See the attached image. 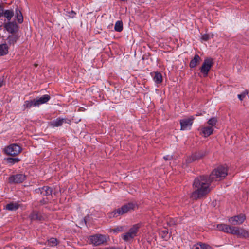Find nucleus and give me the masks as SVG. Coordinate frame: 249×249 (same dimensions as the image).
<instances>
[{"label":"nucleus","instance_id":"obj_41","mask_svg":"<svg viewBox=\"0 0 249 249\" xmlns=\"http://www.w3.org/2000/svg\"><path fill=\"white\" fill-rule=\"evenodd\" d=\"M172 158V157L171 156H170L169 155H167V156H164L163 157V159L165 160H171Z\"/></svg>","mask_w":249,"mask_h":249},{"label":"nucleus","instance_id":"obj_6","mask_svg":"<svg viewBox=\"0 0 249 249\" xmlns=\"http://www.w3.org/2000/svg\"><path fill=\"white\" fill-rule=\"evenodd\" d=\"M89 239L90 243L95 246L103 244L107 241L106 236L101 234H96L90 236Z\"/></svg>","mask_w":249,"mask_h":249},{"label":"nucleus","instance_id":"obj_31","mask_svg":"<svg viewBox=\"0 0 249 249\" xmlns=\"http://www.w3.org/2000/svg\"><path fill=\"white\" fill-rule=\"evenodd\" d=\"M5 160L7 162V163L11 165H13L16 163H18L20 161V159L18 158L8 157L5 159Z\"/></svg>","mask_w":249,"mask_h":249},{"label":"nucleus","instance_id":"obj_40","mask_svg":"<svg viewBox=\"0 0 249 249\" xmlns=\"http://www.w3.org/2000/svg\"><path fill=\"white\" fill-rule=\"evenodd\" d=\"M4 10L2 6L0 5V18L3 16Z\"/></svg>","mask_w":249,"mask_h":249},{"label":"nucleus","instance_id":"obj_22","mask_svg":"<svg viewBox=\"0 0 249 249\" xmlns=\"http://www.w3.org/2000/svg\"><path fill=\"white\" fill-rule=\"evenodd\" d=\"M213 129L211 126L203 127L201 128V132L205 137L211 135L213 132Z\"/></svg>","mask_w":249,"mask_h":249},{"label":"nucleus","instance_id":"obj_7","mask_svg":"<svg viewBox=\"0 0 249 249\" xmlns=\"http://www.w3.org/2000/svg\"><path fill=\"white\" fill-rule=\"evenodd\" d=\"M194 117L193 116L189 118H184L180 120L179 123L180 124L181 130H190L194 120Z\"/></svg>","mask_w":249,"mask_h":249},{"label":"nucleus","instance_id":"obj_25","mask_svg":"<svg viewBox=\"0 0 249 249\" xmlns=\"http://www.w3.org/2000/svg\"><path fill=\"white\" fill-rule=\"evenodd\" d=\"M9 47L6 43L0 44V56H4L8 53Z\"/></svg>","mask_w":249,"mask_h":249},{"label":"nucleus","instance_id":"obj_26","mask_svg":"<svg viewBox=\"0 0 249 249\" xmlns=\"http://www.w3.org/2000/svg\"><path fill=\"white\" fill-rule=\"evenodd\" d=\"M59 243V241L56 238L52 237L48 239L45 244L49 247H55Z\"/></svg>","mask_w":249,"mask_h":249},{"label":"nucleus","instance_id":"obj_3","mask_svg":"<svg viewBox=\"0 0 249 249\" xmlns=\"http://www.w3.org/2000/svg\"><path fill=\"white\" fill-rule=\"evenodd\" d=\"M141 227V224H136L129 230L128 231L122 235V239L125 242H129L134 239L137 235L139 229Z\"/></svg>","mask_w":249,"mask_h":249},{"label":"nucleus","instance_id":"obj_12","mask_svg":"<svg viewBox=\"0 0 249 249\" xmlns=\"http://www.w3.org/2000/svg\"><path fill=\"white\" fill-rule=\"evenodd\" d=\"M4 28L6 31L12 34L16 32L18 30V26L15 22H5L3 25Z\"/></svg>","mask_w":249,"mask_h":249},{"label":"nucleus","instance_id":"obj_38","mask_svg":"<svg viewBox=\"0 0 249 249\" xmlns=\"http://www.w3.org/2000/svg\"><path fill=\"white\" fill-rule=\"evenodd\" d=\"M247 94V92H244L242 93L241 94H238V97L240 100L242 101L244 99V98L246 97Z\"/></svg>","mask_w":249,"mask_h":249},{"label":"nucleus","instance_id":"obj_10","mask_svg":"<svg viewBox=\"0 0 249 249\" xmlns=\"http://www.w3.org/2000/svg\"><path fill=\"white\" fill-rule=\"evenodd\" d=\"M35 192L43 196H48L52 195L53 189L49 186H45L35 189Z\"/></svg>","mask_w":249,"mask_h":249},{"label":"nucleus","instance_id":"obj_14","mask_svg":"<svg viewBox=\"0 0 249 249\" xmlns=\"http://www.w3.org/2000/svg\"><path fill=\"white\" fill-rule=\"evenodd\" d=\"M204 155L201 153H195L192 155L187 157L186 159L187 163H190L192 162L201 159Z\"/></svg>","mask_w":249,"mask_h":249},{"label":"nucleus","instance_id":"obj_19","mask_svg":"<svg viewBox=\"0 0 249 249\" xmlns=\"http://www.w3.org/2000/svg\"><path fill=\"white\" fill-rule=\"evenodd\" d=\"M201 61V57L197 54H196L194 58L190 61L189 64L190 67L191 68H194L196 67L200 63Z\"/></svg>","mask_w":249,"mask_h":249},{"label":"nucleus","instance_id":"obj_39","mask_svg":"<svg viewBox=\"0 0 249 249\" xmlns=\"http://www.w3.org/2000/svg\"><path fill=\"white\" fill-rule=\"evenodd\" d=\"M167 223L169 226H172L176 224L175 221L174 219H170L169 221H167Z\"/></svg>","mask_w":249,"mask_h":249},{"label":"nucleus","instance_id":"obj_37","mask_svg":"<svg viewBox=\"0 0 249 249\" xmlns=\"http://www.w3.org/2000/svg\"><path fill=\"white\" fill-rule=\"evenodd\" d=\"M210 38V36L208 34H205L202 35L201 39L203 41H208Z\"/></svg>","mask_w":249,"mask_h":249},{"label":"nucleus","instance_id":"obj_1","mask_svg":"<svg viewBox=\"0 0 249 249\" xmlns=\"http://www.w3.org/2000/svg\"><path fill=\"white\" fill-rule=\"evenodd\" d=\"M210 178L207 176H200L196 178L193 183L194 191L190 197L194 200H197L206 196L211 191Z\"/></svg>","mask_w":249,"mask_h":249},{"label":"nucleus","instance_id":"obj_35","mask_svg":"<svg viewBox=\"0 0 249 249\" xmlns=\"http://www.w3.org/2000/svg\"><path fill=\"white\" fill-rule=\"evenodd\" d=\"M76 13L73 10H71V11H66V13L65 15L68 16L69 18H73L75 17Z\"/></svg>","mask_w":249,"mask_h":249},{"label":"nucleus","instance_id":"obj_13","mask_svg":"<svg viewBox=\"0 0 249 249\" xmlns=\"http://www.w3.org/2000/svg\"><path fill=\"white\" fill-rule=\"evenodd\" d=\"M217 228L219 231H222L228 233H233V226H231L225 224H217Z\"/></svg>","mask_w":249,"mask_h":249},{"label":"nucleus","instance_id":"obj_9","mask_svg":"<svg viewBox=\"0 0 249 249\" xmlns=\"http://www.w3.org/2000/svg\"><path fill=\"white\" fill-rule=\"evenodd\" d=\"M232 234L236 235L238 237L242 238L249 237V232L247 230L243 228H238L236 227H234Z\"/></svg>","mask_w":249,"mask_h":249},{"label":"nucleus","instance_id":"obj_8","mask_svg":"<svg viewBox=\"0 0 249 249\" xmlns=\"http://www.w3.org/2000/svg\"><path fill=\"white\" fill-rule=\"evenodd\" d=\"M26 179V176L23 174L12 175L9 178V182L11 183H21Z\"/></svg>","mask_w":249,"mask_h":249},{"label":"nucleus","instance_id":"obj_24","mask_svg":"<svg viewBox=\"0 0 249 249\" xmlns=\"http://www.w3.org/2000/svg\"><path fill=\"white\" fill-rule=\"evenodd\" d=\"M36 102L38 104V106L47 103L50 99V96L48 94H45L41 97L36 98Z\"/></svg>","mask_w":249,"mask_h":249},{"label":"nucleus","instance_id":"obj_43","mask_svg":"<svg viewBox=\"0 0 249 249\" xmlns=\"http://www.w3.org/2000/svg\"><path fill=\"white\" fill-rule=\"evenodd\" d=\"M3 79L0 78V88L3 85Z\"/></svg>","mask_w":249,"mask_h":249},{"label":"nucleus","instance_id":"obj_11","mask_svg":"<svg viewBox=\"0 0 249 249\" xmlns=\"http://www.w3.org/2000/svg\"><path fill=\"white\" fill-rule=\"evenodd\" d=\"M245 216L244 214H240L237 216L231 217L229 219V222L233 225H240L243 223L245 220Z\"/></svg>","mask_w":249,"mask_h":249},{"label":"nucleus","instance_id":"obj_29","mask_svg":"<svg viewBox=\"0 0 249 249\" xmlns=\"http://www.w3.org/2000/svg\"><path fill=\"white\" fill-rule=\"evenodd\" d=\"M3 16L7 18L8 21H10L14 16V12L12 10H5Z\"/></svg>","mask_w":249,"mask_h":249},{"label":"nucleus","instance_id":"obj_45","mask_svg":"<svg viewBox=\"0 0 249 249\" xmlns=\"http://www.w3.org/2000/svg\"><path fill=\"white\" fill-rule=\"evenodd\" d=\"M84 222H85V224H86V217H85V218H84Z\"/></svg>","mask_w":249,"mask_h":249},{"label":"nucleus","instance_id":"obj_2","mask_svg":"<svg viewBox=\"0 0 249 249\" xmlns=\"http://www.w3.org/2000/svg\"><path fill=\"white\" fill-rule=\"evenodd\" d=\"M227 175V169L224 166H219L215 168L209 177L211 181H218L224 178Z\"/></svg>","mask_w":249,"mask_h":249},{"label":"nucleus","instance_id":"obj_17","mask_svg":"<svg viewBox=\"0 0 249 249\" xmlns=\"http://www.w3.org/2000/svg\"><path fill=\"white\" fill-rule=\"evenodd\" d=\"M137 205L135 203L129 202L125 205H124L121 207L122 212L124 213H126L127 212L134 210L135 208L136 207Z\"/></svg>","mask_w":249,"mask_h":249},{"label":"nucleus","instance_id":"obj_34","mask_svg":"<svg viewBox=\"0 0 249 249\" xmlns=\"http://www.w3.org/2000/svg\"><path fill=\"white\" fill-rule=\"evenodd\" d=\"M217 123V119L216 117H213L211 118L208 120L207 123L209 125H210L212 127L213 126H215Z\"/></svg>","mask_w":249,"mask_h":249},{"label":"nucleus","instance_id":"obj_15","mask_svg":"<svg viewBox=\"0 0 249 249\" xmlns=\"http://www.w3.org/2000/svg\"><path fill=\"white\" fill-rule=\"evenodd\" d=\"M38 106H39L38 104L36 102V98H35L33 100L25 101L23 105V107L24 110L27 108L29 109L34 107Z\"/></svg>","mask_w":249,"mask_h":249},{"label":"nucleus","instance_id":"obj_23","mask_svg":"<svg viewBox=\"0 0 249 249\" xmlns=\"http://www.w3.org/2000/svg\"><path fill=\"white\" fill-rule=\"evenodd\" d=\"M29 217L31 220L41 221L43 219L42 216L37 211H33Z\"/></svg>","mask_w":249,"mask_h":249},{"label":"nucleus","instance_id":"obj_16","mask_svg":"<svg viewBox=\"0 0 249 249\" xmlns=\"http://www.w3.org/2000/svg\"><path fill=\"white\" fill-rule=\"evenodd\" d=\"M65 122H66L65 119L57 118L51 121L49 123V125L52 127H59L61 126Z\"/></svg>","mask_w":249,"mask_h":249},{"label":"nucleus","instance_id":"obj_44","mask_svg":"<svg viewBox=\"0 0 249 249\" xmlns=\"http://www.w3.org/2000/svg\"><path fill=\"white\" fill-rule=\"evenodd\" d=\"M105 249H118L117 248L114 247H110L104 248Z\"/></svg>","mask_w":249,"mask_h":249},{"label":"nucleus","instance_id":"obj_33","mask_svg":"<svg viewBox=\"0 0 249 249\" xmlns=\"http://www.w3.org/2000/svg\"><path fill=\"white\" fill-rule=\"evenodd\" d=\"M16 17H17V19L18 22L19 23H22L23 20V16L22 15L21 11L19 10L16 9Z\"/></svg>","mask_w":249,"mask_h":249},{"label":"nucleus","instance_id":"obj_28","mask_svg":"<svg viewBox=\"0 0 249 249\" xmlns=\"http://www.w3.org/2000/svg\"><path fill=\"white\" fill-rule=\"evenodd\" d=\"M153 78V80L157 84H160L162 81V76L160 72L158 71L154 72V75Z\"/></svg>","mask_w":249,"mask_h":249},{"label":"nucleus","instance_id":"obj_18","mask_svg":"<svg viewBox=\"0 0 249 249\" xmlns=\"http://www.w3.org/2000/svg\"><path fill=\"white\" fill-rule=\"evenodd\" d=\"M191 249H213V248L208 244L199 242L193 245L191 247Z\"/></svg>","mask_w":249,"mask_h":249},{"label":"nucleus","instance_id":"obj_4","mask_svg":"<svg viewBox=\"0 0 249 249\" xmlns=\"http://www.w3.org/2000/svg\"><path fill=\"white\" fill-rule=\"evenodd\" d=\"M22 151L21 147L17 144H11L5 147L3 152L7 155L16 156L18 155Z\"/></svg>","mask_w":249,"mask_h":249},{"label":"nucleus","instance_id":"obj_5","mask_svg":"<svg viewBox=\"0 0 249 249\" xmlns=\"http://www.w3.org/2000/svg\"><path fill=\"white\" fill-rule=\"evenodd\" d=\"M213 60L211 58H206L204 60L201 67L199 69L204 77L208 76V73L213 67Z\"/></svg>","mask_w":249,"mask_h":249},{"label":"nucleus","instance_id":"obj_46","mask_svg":"<svg viewBox=\"0 0 249 249\" xmlns=\"http://www.w3.org/2000/svg\"><path fill=\"white\" fill-rule=\"evenodd\" d=\"M105 249L104 248H103V249Z\"/></svg>","mask_w":249,"mask_h":249},{"label":"nucleus","instance_id":"obj_32","mask_svg":"<svg viewBox=\"0 0 249 249\" xmlns=\"http://www.w3.org/2000/svg\"><path fill=\"white\" fill-rule=\"evenodd\" d=\"M160 235L164 240L167 241L170 238L168 231L166 230H162L160 232Z\"/></svg>","mask_w":249,"mask_h":249},{"label":"nucleus","instance_id":"obj_27","mask_svg":"<svg viewBox=\"0 0 249 249\" xmlns=\"http://www.w3.org/2000/svg\"><path fill=\"white\" fill-rule=\"evenodd\" d=\"M124 214V213L122 212V208L121 207L120 208L116 209L112 212L110 213H109V217L110 218L116 217Z\"/></svg>","mask_w":249,"mask_h":249},{"label":"nucleus","instance_id":"obj_30","mask_svg":"<svg viewBox=\"0 0 249 249\" xmlns=\"http://www.w3.org/2000/svg\"><path fill=\"white\" fill-rule=\"evenodd\" d=\"M123 29V23L121 20H118L116 22L114 30L116 32H120Z\"/></svg>","mask_w":249,"mask_h":249},{"label":"nucleus","instance_id":"obj_20","mask_svg":"<svg viewBox=\"0 0 249 249\" xmlns=\"http://www.w3.org/2000/svg\"><path fill=\"white\" fill-rule=\"evenodd\" d=\"M18 39V36L17 35L12 34L9 35L7 38V45L9 46H14Z\"/></svg>","mask_w":249,"mask_h":249},{"label":"nucleus","instance_id":"obj_21","mask_svg":"<svg viewBox=\"0 0 249 249\" xmlns=\"http://www.w3.org/2000/svg\"><path fill=\"white\" fill-rule=\"evenodd\" d=\"M20 207V204L17 202H12L6 205V209L9 211H16Z\"/></svg>","mask_w":249,"mask_h":249},{"label":"nucleus","instance_id":"obj_36","mask_svg":"<svg viewBox=\"0 0 249 249\" xmlns=\"http://www.w3.org/2000/svg\"><path fill=\"white\" fill-rule=\"evenodd\" d=\"M124 230L123 226H117L114 229H112L111 231L116 234H117L119 232H121Z\"/></svg>","mask_w":249,"mask_h":249},{"label":"nucleus","instance_id":"obj_42","mask_svg":"<svg viewBox=\"0 0 249 249\" xmlns=\"http://www.w3.org/2000/svg\"><path fill=\"white\" fill-rule=\"evenodd\" d=\"M47 201L44 198L42 199L41 200H40V203L42 204H45L47 203Z\"/></svg>","mask_w":249,"mask_h":249}]
</instances>
